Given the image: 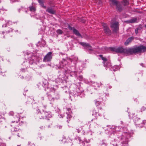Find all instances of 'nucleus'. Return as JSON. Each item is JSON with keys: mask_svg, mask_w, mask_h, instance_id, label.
I'll list each match as a JSON object with an SVG mask.
<instances>
[{"mask_svg": "<svg viewBox=\"0 0 146 146\" xmlns=\"http://www.w3.org/2000/svg\"><path fill=\"white\" fill-rule=\"evenodd\" d=\"M146 52V46L142 45L135 48H124L119 47V53L127 54H131L138 53L144 52Z\"/></svg>", "mask_w": 146, "mask_h": 146, "instance_id": "1", "label": "nucleus"}, {"mask_svg": "<svg viewBox=\"0 0 146 146\" xmlns=\"http://www.w3.org/2000/svg\"><path fill=\"white\" fill-rule=\"evenodd\" d=\"M119 23L115 19L112 20L111 22L110 27L113 32L116 33L118 30Z\"/></svg>", "mask_w": 146, "mask_h": 146, "instance_id": "2", "label": "nucleus"}, {"mask_svg": "<svg viewBox=\"0 0 146 146\" xmlns=\"http://www.w3.org/2000/svg\"><path fill=\"white\" fill-rule=\"evenodd\" d=\"M52 52H50L47 54L44 58L43 61L46 62L50 61L52 59Z\"/></svg>", "mask_w": 146, "mask_h": 146, "instance_id": "3", "label": "nucleus"}, {"mask_svg": "<svg viewBox=\"0 0 146 146\" xmlns=\"http://www.w3.org/2000/svg\"><path fill=\"white\" fill-rule=\"evenodd\" d=\"M110 4L111 6L115 7L117 10L119 9L118 3L116 0H110Z\"/></svg>", "mask_w": 146, "mask_h": 146, "instance_id": "4", "label": "nucleus"}, {"mask_svg": "<svg viewBox=\"0 0 146 146\" xmlns=\"http://www.w3.org/2000/svg\"><path fill=\"white\" fill-rule=\"evenodd\" d=\"M102 25L104 28V30L105 33L107 35H110L111 33V31L107 24L104 23Z\"/></svg>", "mask_w": 146, "mask_h": 146, "instance_id": "5", "label": "nucleus"}, {"mask_svg": "<svg viewBox=\"0 0 146 146\" xmlns=\"http://www.w3.org/2000/svg\"><path fill=\"white\" fill-rule=\"evenodd\" d=\"M80 44L85 48H87L90 50H92L91 46L89 44L83 42H81Z\"/></svg>", "mask_w": 146, "mask_h": 146, "instance_id": "6", "label": "nucleus"}, {"mask_svg": "<svg viewBox=\"0 0 146 146\" xmlns=\"http://www.w3.org/2000/svg\"><path fill=\"white\" fill-rule=\"evenodd\" d=\"M68 28L70 30H72L74 33L77 36H81V35L79 33L78 31L77 30H76V29H75L74 28H72V27H71L69 25H68Z\"/></svg>", "mask_w": 146, "mask_h": 146, "instance_id": "7", "label": "nucleus"}, {"mask_svg": "<svg viewBox=\"0 0 146 146\" xmlns=\"http://www.w3.org/2000/svg\"><path fill=\"white\" fill-rule=\"evenodd\" d=\"M105 49L108 51H111L112 52H119V49L115 47H110L109 48H106Z\"/></svg>", "mask_w": 146, "mask_h": 146, "instance_id": "8", "label": "nucleus"}, {"mask_svg": "<svg viewBox=\"0 0 146 146\" xmlns=\"http://www.w3.org/2000/svg\"><path fill=\"white\" fill-rule=\"evenodd\" d=\"M134 38L133 37H131L129 38L124 43L125 46L128 45L134 40Z\"/></svg>", "mask_w": 146, "mask_h": 146, "instance_id": "9", "label": "nucleus"}, {"mask_svg": "<svg viewBox=\"0 0 146 146\" xmlns=\"http://www.w3.org/2000/svg\"><path fill=\"white\" fill-rule=\"evenodd\" d=\"M99 56L102 59L103 61V62L104 64V66L105 67H106L107 68V65L106 64V62L108 61V59L106 58L103 57V55H100Z\"/></svg>", "mask_w": 146, "mask_h": 146, "instance_id": "10", "label": "nucleus"}, {"mask_svg": "<svg viewBox=\"0 0 146 146\" xmlns=\"http://www.w3.org/2000/svg\"><path fill=\"white\" fill-rule=\"evenodd\" d=\"M15 118V121H13L12 122V123H14L16 122V123H18L19 121H20V118L19 117V114H18L17 115H16L15 117H14Z\"/></svg>", "mask_w": 146, "mask_h": 146, "instance_id": "11", "label": "nucleus"}, {"mask_svg": "<svg viewBox=\"0 0 146 146\" xmlns=\"http://www.w3.org/2000/svg\"><path fill=\"white\" fill-rule=\"evenodd\" d=\"M137 21V19L136 18H134L131 19L130 20L127 21V22L128 23H135Z\"/></svg>", "mask_w": 146, "mask_h": 146, "instance_id": "12", "label": "nucleus"}, {"mask_svg": "<svg viewBox=\"0 0 146 146\" xmlns=\"http://www.w3.org/2000/svg\"><path fill=\"white\" fill-rule=\"evenodd\" d=\"M46 11L52 14H54L55 12V11L51 8H48L46 10Z\"/></svg>", "mask_w": 146, "mask_h": 146, "instance_id": "13", "label": "nucleus"}, {"mask_svg": "<svg viewBox=\"0 0 146 146\" xmlns=\"http://www.w3.org/2000/svg\"><path fill=\"white\" fill-rule=\"evenodd\" d=\"M67 110L68 111V113L69 114H68V112H66V113L68 114L67 118L69 117V118H70L72 116L70 115V114L72 113V112L71 110V109L70 108H68L67 109Z\"/></svg>", "mask_w": 146, "mask_h": 146, "instance_id": "14", "label": "nucleus"}, {"mask_svg": "<svg viewBox=\"0 0 146 146\" xmlns=\"http://www.w3.org/2000/svg\"><path fill=\"white\" fill-rule=\"evenodd\" d=\"M122 3L124 6H126L128 5L129 4L128 0H123L121 2Z\"/></svg>", "mask_w": 146, "mask_h": 146, "instance_id": "15", "label": "nucleus"}, {"mask_svg": "<svg viewBox=\"0 0 146 146\" xmlns=\"http://www.w3.org/2000/svg\"><path fill=\"white\" fill-rule=\"evenodd\" d=\"M38 2L39 3L40 5H41V6L43 7L44 8H46V7L44 5L43 1L42 0H38Z\"/></svg>", "mask_w": 146, "mask_h": 146, "instance_id": "16", "label": "nucleus"}, {"mask_svg": "<svg viewBox=\"0 0 146 146\" xmlns=\"http://www.w3.org/2000/svg\"><path fill=\"white\" fill-rule=\"evenodd\" d=\"M66 61L65 60H64L63 62H60V67L61 68H63L64 66V63H65L66 62Z\"/></svg>", "mask_w": 146, "mask_h": 146, "instance_id": "17", "label": "nucleus"}, {"mask_svg": "<svg viewBox=\"0 0 146 146\" xmlns=\"http://www.w3.org/2000/svg\"><path fill=\"white\" fill-rule=\"evenodd\" d=\"M137 121L136 120V123L138 125H140L141 123L143 122V121L142 120H141L140 118H137Z\"/></svg>", "mask_w": 146, "mask_h": 146, "instance_id": "18", "label": "nucleus"}, {"mask_svg": "<svg viewBox=\"0 0 146 146\" xmlns=\"http://www.w3.org/2000/svg\"><path fill=\"white\" fill-rule=\"evenodd\" d=\"M43 115V114L40 113L39 114L40 119H42L44 118L45 117H46V115Z\"/></svg>", "mask_w": 146, "mask_h": 146, "instance_id": "19", "label": "nucleus"}, {"mask_svg": "<svg viewBox=\"0 0 146 146\" xmlns=\"http://www.w3.org/2000/svg\"><path fill=\"white\" fill-rule=\"evenodd\" d=\"M57 33L58 34H62L63 32L60 29H58L56 31Z\"/></svg>", "mask_w": 146, "mask_h": 146, "instance_id": "20", "label": "nucleus"}, {"mask_svg": "<svg viewBox=\"0 0 146 146\" xmlns=\"http://www.w3.org/2000/svg\"><path fill=\"white\" fill-rule=\"evenodd\" d=\"M30 11H35L36 10L35 8L33 7H30Z\"/></svg>", "mask_w": 146, "mask_h": 146, "instance_id": "21", "label": "nucleus"}, {"mask_svg": "<svg viewBox=\"0 0 146 146\" xmlns=\"http://www.w3.org/2000/svg\"><path fill=\"white\" fill-rule=\"evenodd\" d=\"M128 142L127 140H126L125 141H123L122 143L123 146H126L128 144Z\"/></svg>", "mask_w": 146, "mask_h": 146, "instance_id": "22", "label": "nucleus"}, {"mask_svg": "<svg viewBox=\"0 0 146 146\" xmlns=\"http://www.w3.org/2000/svg\"><path fill=\"white\" fill-rule=\"evenodd\" d=\"M9 115L13 116L14 114V113L13 111H10L9 113Z\"/></svg>", "mask_w": 146, "mask_h": 146, "instance_id": "23", "label": "nucleus"}, {"mask_svg": "<svg viewBox=\"0 0 146 146\" xmlns=\"http://www.w3.org/2000/svg\"><path fill=\"white\" fill-rule=\"evenodd\" d=\"M117 67H118V66H114L113 68V70L114 71H115L116 70H117Z\"/></svg>", "mask_w": 146, "mask_h": 146, "instance_id": "24", "label": "nucleus"}, {"mask_svg": "<svg viewBox=\"0 0 146 146\" xmlns=\"http://www.w3.org/2000/svg\"><path fill=\"white\" fill-rule=\"evenodd\" d=\"M139 30V29L137 28L135 30V33L136 34H137L138 33V32Z\"/></svg>", "mask_w": 146, "mask_h": 146, "instance_id": "25", "label": "nucleus"}, {"mask_svg": "<svg viewBox=\"0 0 146 146\" xmlns=\"http://www.w3.org/2000/svg\"><path fill=\"white\" fill-rule=\"evenodd\" d=\"M123 8L121 7L119 5V11H121L123 9Z\"/></svg>", "mask_w": 146, "mask_h": 146, "instance_id": "26", "label": "nucleus"}, {"mask_svg": "<svg viewBox=\"0 0 146 146\" xmlns=\"http://www.w3.org/2000/svg\"><path fill=\"white\" fill-rule=\"evenodd\" d=\"M145 108H144V107H142L141 108V110L142 111H143L145 110Z\"/></svg>", "mask_w": 146, "mask_h": 146, "instance_id": "27", "label": "nucleus"}, {"mask_svg": "<svg viewBox=\"0 0 146 146\" xmlns=\"http://www.w3.org/2000/svg\"><path fill=\"white\" fill-rule=\"evenodd\" d=\"M112 127H113V129H115L116 128V127L115 126H113Z\"/></svg>", "mask_w": 146, "mask_h": 146, "instance_id": "28", "label": "nucleus"}, {"mask_svg": "<svg viewBox=\"0 0 146 146\" xmlns=\"http://www.w3.org/2000/svg\"><path fill=\"white\" fill-rule=\"evenodd\" d=\"M11 1H12L13 2H14L15 1H16L17 0H11Z\"/></svg>", "mask_w": 146, "mask_h": 146, "instance_id": "29", "label": "nucleus"}, {"mask_svg": "<svg viewBox=\"0 0 146 146\" xmlns=\"http://www.w3.org/2000/svg\"><path fill=\"white\" fill-rule=\"evenodd\" d=\"M17 146H21V145H18Z\"/></svg>", "mask_w": 146, "mask_h": 146, "instance_id": "30", "label": "nucleus"}, {"mask_svg": "<svg viewBox=\"0 0 146 146\" xmlns=\"http://www.w3.org/2000/svg\"><path fill=\"white\" fill-rule=\"evenodd\" d=\"M108 64H109V65H110V63L109 62L108 63Z\"/></svg>", "mask_w": 146, "mask_h": 146, "instance_id": "31", "label": "nucleus"}, {"mask_svg": "<svg viewBox=\"0 0 146 146\" xmlns=\"http://www.w3.org/2000/svg\"><path fill=\"white\" fill-rule=\"evenodd\" d=\"M145 27L146 28V25H145Z\"/></svg>", "mask_w": 146, "mask_h": 146, "instance_id": "32", "label": "nucleus"}]
</instances>
